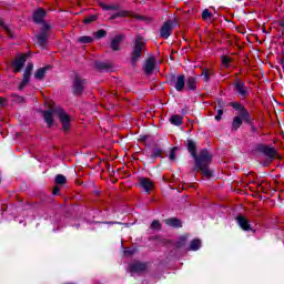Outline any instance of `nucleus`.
I'll return each instance as SVG.
<instances>
[{
	"label": "nucleus",
	"instance_id": "f257e3e1",
	"mask_svg": "<svg viewBox=\"0 0 284 284\" xmlns=\"http://www.w3.org/2000/svg\"><path fill=\"white\" fill-rule=\"evenodd\" d=\"M185 146L189 154L194 159V170L201 172L206 179H212L214 175V171L210 170V165H212V153L207 149H202L199 152L194 140H186Z\"/></svg>",
	"mask_w": 284,
	"mask_h": 284
},
{
	"label": "nucleus",
	"instance_id": "f03ea898",
	"mask_svg": "<svg viewBox=\"0 0 284 284\" xmlns=\"http://www.w3.org/2000/svg\"><path fill=\"white\" fill-rule=\"evenodd\" d=\"M146 48H148V40H145V38L141 34L136 36L133 41L131 53H130V61H131L132 68H134L136 63L141 61V57H143V52H145Z\"/></svg>",
	"mask_w": 284,
	"mask_h": 284
},
{
	"label": "nucleus",
	"instance_id": "7ed1b4c3",
	"mask_svg": "<svg viewBox=\"0 0 284 284\" xmlns=\"http://www.w3.org/2000/svg\"><path fill=\"white\" fill-rule=\"evenodd\" d=\"M55 116H58L62 125V131L65 133L70 132V129L72 128V116L65 112V109L57 106Z\"/></svg>",
	"mask_w": 284,
	"mask_h": 284
},
{
	"label": "nucleus",
	"instance_id": "20e7f679",
	"mask_svg": "<svg viewBox=\"0 0 284 284\" xmlns=\"http://www.w3.org/2000/svg\"><path fill=\"white\" fill-rule=\"evenodd\" d=\"M85 88H88V80L81 78L79 74H75L73 78V84L71 87L73 97H83Z\"/></svg>",
	"mask_w": 284,
	"mask_h": 284
},
{
	"label": "nucleus",
	"instance_id": "39448f33",
	"mask_svg": "<svg viewBox=\"0 0 284 284\" xmlns=\"http://www.w3.org/2000/svg\"><path fill=\"white\" fill-rule=\"evenodd\" d=\"M166 82L169 85L174 88L176 92H183L185 90V74L171 73L166 77Z\"/></svg>",
	"mask_w": 284,
	"mask_h": 284
},
{
	"label": "nucleus",
	"instance_id": "423d86ee",
	"mask_svg": "<svg viewBox=\"0 0 284 284\" xmlns=\"http://www.w3.org/2000/svg\"><path fill=\"white\" fill-rule=\"evenodd\" d=\"M229 105L233 108V110H241L242 119L246 125H250L251 128L254 126V119L252 118V114L245 105L241 104L240 102H230Z\"/></svg>",
	"mask_w": 284,
	"mask_h": 284
},
{
	"label": "nucleus",
	"instance_id": "0eeeda50",
	"mask_svg": "<svg viewBox=\"0 0 284 284\" xmlns=\"http://www.w3.org/2000/svg\"><path fill=\"white\" fill-rule=\"evenodd\" d=\"M50 30H52V26L43 23L39 33L36 34L37 43L40 45V48H45V45H48V32H50Z\"/></svg>",
	"mask_w": 284,
	"mask_h": 284
},
{
	"label": "nucleus",
	"instance_id": "6e6552de",
	"mask_svg": "<svg viewBox=\"0 0 284 284\" xmlns=\"http://www.w3.org/2000/svg\"><path fill=\"white\" fill-rule=\"evenodd\" d=\"M233 92L239 97L240 99L245 100L247 97H250V91L247 90V87L245 85V82L243 80L236 79L233 83Z\"/></svg>",
	"mask_w": 284,
	"mask_h": 284
},
{
	"label": "nucleus",
	"instance_id": "1a4fd4ad",
	"mask_svg": "<svg viewBox=\"0 0 284 284\" xmlns=\"http://www.w3.org/2000/svg\"><path fill=\"white\" fill-rule=\"evenodd\" d=\"M255 152H258L260 154H264V156H267L271 161H274L276 159L277 151L273 146H267L263 143L255 145Z\"/></svg>",
	"mask_w": 284,
	"mask_h": 284
},
{
	"label": "nucleus",
	"instance_id": "9d476101",
	"mask_svg": "<svg viewBox=\"0 0 284 284\" xmlns=\"http://www.w3.org/2000/svg\"><path fill=\"white\" fill-rule=\"evenodd\" d=\"M54 115L57 116V106L42 111V116L47 123V128L54 126Z\"/></svg>",
	"mask_w": 284,
	"mask_h": 284
},
{
	"label": "nucleus",
	"instance_id": "9b49d317",
	"mask_svg": "<svg viewBox=\"0 0 284 284\" xmlns=\"http://www.w3.org/2000/svg\"><path fill=\"white\" fill-rule=\"evenodd\" d=\"M172 30H174V23L172 20H166L160 29L161 39H170L172 37Z\"/></svg>",
	"mask_w": 284,
	"mask_h": 284
},
{
	"label": "nucleus",
	"instance_id": "f8f14e48",
	"mask_svg": "<svg viewBox=\"0 0 284 284\" xmlns=\"http://www.w3.org/2000/svg\"><path fill=\"white\" fill-rule=\"evenodd\" d=\"M184 90L186 92H196L199 90V75H191L185 79Z\"/></svg>",
	"mask_w": 284,
	"mask_h": 284
},
{
	"label": "nucleus",
	"instance_id": "ddd939ff",
	"mask_svg": "<svg viewBox=\"0 0 284 284\" xmlns=\"http://www.w3.org/2000/svg\"><path fill=\"white\" fill-rule=\"evenodd\" d=\"M45 17H48V11H45V9L43 8H38L32 13L33 23H37L38 26L39 24L43 26V23H48L45 22Z\"/></svg>",
	"mask_w": 284,
	"mask_h": 284
},
{
	"label": "nucleus",
	"instance_id": "4468645a",
	"mask_svg": "<svg viewBox=\"0 0 284 284\" xmlns=\"http://www.w3.org/2000/svg\"><path fill=\"white\" fill-rule=\"evenodd\" d=\"M125 41V36L123 33L116 34L110 43V49L112 52H120L121 43Z\"/></svg>",
	"mask_w": 284,
	"mask_h": 284
},
{
	"label": "nucleus",
	"instance_id": "2eb2a0df",
	"mask_svg": "<svg viewBox=\"0 0 284 284\" xmlns=\"http://www.w3.org/2000/svg\"><path fill=\"white\" fill-rule=\"evenodd\" d=\"M139 185L146 192V194H151L152 190H154L155 185L154 182L151 181L149 178H139Z\"/></svg>",
	"mask_w": 284,
	"mask_h": 284
},
{
	"label": "nucleus",
	"instance_id": "dca6fc26",
	"mask_svg": "<svg viewBox=\"0 0 284 284\" xmlns=\"http://www.w3.org/2000/svg\"><path fill=\"white\" fill-rule=\"evenodd\" d=\"M27 61H28V54H21L20 57L14 59V61L12 62L14 74L23 70V65H26Z\"/></svg>",
	"mask_w": 284,
	"mask_h": 284
},
{
	"label": "nucleus",
	"instance_id": "f3484780",
	"mask_svg": "<svg viewBox=\"0 0 284 284\" xmlns=\"http://www.w3.org/2000/svg\"><path fill=\"white\" fill-rule=\"evenodd\" d=\"M125 17H132V19H138L139 21H141V19H143V16H139V14H130V11H126V10H121V11H118L116 13H113L109 20L110 21H114V19H119V18H125Z\"/></svg>",
	"mask_w": 284,
	"mask_h": 284
},
{
	"label": "nucleus",
	"instance_id": "a211bd4d",
	"mask_svg": "<svg viewBox=\"0 0 284 284\" xmlns=\"http://www.w3.org/2000/svg\"><path fill=\"white\" fill-rule=\"evenodd\" d=\"M94 68H95V70H98V72H112V70H114V63L95 61Z\"/></svg>",
	"mask_w": 284,
	"mask_h": 284
},
{
	"label": "nucleus",
	"instance_id": "6ab92c4d",
	"mask_svg": "<svg viewBox=\"0 0 284 284\" xmlns=\"http://www.w3.org/2000/svg\"><path fill=\"white\" fill-rule=\"evenodd\" d=\"M154 68H156V60L154 59V57L148 58L143 65L144 74H146V77H150V74L154 72Z\"/></svg>",
	"mask_w": 284,
	"mask_h": 284
},
{
	"label": "nucleus",
	"instance_id": "aec40b11",
	"mask_svg": "<svg viewBox=\"0 0 284 284\" xmlns=\"http://www.w3.org/2000/svg\"><path fill=\"white\" fill-rule=\"evenodd\" d=\"M235 221L241 230H243L244 232H250L252 230V224H250V220H247V217H245L244 215H237L235 217Z\"/></svg>",
	"mask_w": 284,
	"mask_h": 284
},
{
	"label": "nucleus",
	"instance_id": "412c9836",
	"mask_svg": "<svg viewBox=\"0 0 284 284\" xmlns=\"http://www.w3.org/2000/svg\"><path fill=\"white\" fill-rule=\"evenodd\" d=\"M148 270V263L146 262H135L130 265V272L133 274H139L141 272H145Z\"/></svg>",
	"mask_w": 284,
	"mask_h": 284
},
{
	"label": "nucleus",
	"instance_id": "4be33fe9",
	"mask_svg": "<svg viewBox=\"0 0 284 284\" xmlns=\"http://www.w3.org/2000/svg\"><path fill=\"white\" fill-rule=\"evenodd\" d=\"M236 112H239V115L233 118V122H232V131L236 132L237 130L241 129V125H243L244 120H243V115L241 114V110H235Z\"/></svg>",
	"mask_w": 284,
	"mask_h": 284
},
{
	"label": "nucleus",
	"instance_id": "5701e85b",
	"mask_svg": "<svg viewBox=\"0 0 284 284\" xmlns=\"http://www.w3.org/2000/svg\"><path fill=\"white\" fill-rule=\"evenodd\" d=\"M164 223L169 227H174L175 230L183 227V222L179 217H169L164 220Z\"/></svg>",
	"mask_w": 284,
	"mask_h": 284
},
{
	"label": "nucleus",
	"instance_id": "b1692460",
	"mask_svg": "<svg viewBox=\"0 0 284 284\" xmlns=\"http://www.w3.org/2000/svg\"><path fill=\"white\" fill-rule=\"evenodd\" d=\"M48 70H52V65H45L38 69L34 73V79H37L38 81H43L45 79V73L48 72Z\"/></svg>",
	"mask_w": 284,
	"mask_h": 284
},
{
	"label": "nucleus",
	"instance_id": "393cba45",
	"mask_svg": "<svg viewBox=\"0 0 284 284\" xmlns=\"http://www.w3.org/2000/svg\"><path fill=\"white\" fill-rule=\"evenodd\" d=\"M159 158L160 159L163 158V149L155 146L153 149V152L151 153V159H152V161H156Z\"/></svg>",
	"mask_w": 284,
	"mask_h": 284
},
{
	"label": "nucleus",
	"instance_id": "a878e982",
	"mask_svg": "<svg viewBox=\"0 0 284 284\" xmlns=\"http://www.w3.org/2000/svg\"><path fill=\"white\" fill-rule=\"evenodd\" d=\"M189 250L191 252H199V250H201V240L194 239L193 241H191Z\"/></svg>",
	"mask_w": 284,
	"mask_h": 284
},
{
	"label": "nucleus",
	"instance_id": "bb28decb",
	"mask_svg": "<svg viewBox=\"0 0 284 284\" xmlns=\"http://www.w3.org/2000/svg\"><path fill=\"white\" fill-rule=\"evenodd\" d=\"M170 123H172V125H176L179 128V125H183V116H181L179 114H174L170 118Z\"/></svg>",
	"mask_w": 284,
	"mask_h": 284
},
{
	"label": "nucleus",
	"instance_id": "cd10ccee",
	"mask_svg": "<svg viewBox=\"0 0 284 284\" xmlns=\"http://www.w3.org/2000/svg\"><path fill=\"white\" fill-rule=\"evenodd\" d=\"M189 237H190V235H187V234L180 236V239L175 243V246L178 247V250H181V247H185V244L187 243Z\"/></svg>",
	"mask_w": 284,
	"mask_h": 284
},
{
	"label": "nucleus",
	"instance_id": "c85d7f7f",
	"mask_svg": "<svg viewBox=\"0 0 284 284\" xmlns=\"http://www.w3.org/2000/svg\"><path fill=\"white\" fill-rule=\"evenodd\" d=\"M32 70H34V64L32 62H29L24 70L23 78L30 80V77H32Z\"/></svg>",
	"mask_w": 284,
	"mask_h": 284
},
{
	"label": "nucleus",
	"instance_id": "c756f323",
	"mask_svg": "<svg viewBox=\"0 0 284 284\" xmlns=\"http://www.w3.org/2000/svg\"><path fill=\"white\" fill-rule=\"evenodd\" d=\"M54 183L55 185H65V183H68V178L63 174H58L55 175Z\"/></svg>",
	"mask_w": 284,
	"mask_h": 284
},
{
	"label": "nucleus",
	"instance_id": "7c9ffc66",
	"mask_svg": "<svg viewBox=\"0 0 284 284\" xmlns=\"http://www.w3.org/2000/svg\"><path fill=\"white\" fill-rule=\"evenodd\" d=\"M100 8H102V10H121V6L119 4H105L103 2L100 3Z\"/></svg>",
	"mask_w": 284,
	"mask_h": 284
},
{
	"label": "nucleus",
	"instance_id": "2f4dec72",
	"mask_svg": "<svg viewBox=\"0 0 284 284\" xmlns=\"http://www.w3.org/2000/svg\"><path fill=\"white\" fill-rule=\"evenodd\" d=\"M99 20V16L98 14H90L87 18H84L83 23L85 26L90 24V23H94V21Z\"/></svg>",
	"mask_w": 284,
	"mask_h": 284
},
{
	"label": "nucleus",
	"instance_id": "473e14b6",
	"mask_svg": "<svg viewBox=\"0 0 284 284\" xmlns=\"http://www.w3.org/2000/svg\"><path fill=\"white\" fill-rule=\"evenodd\" d=\"M94 39H105L108 37V31L100 29L93 33Z\"/></svg>",
	"mask_w": 284,
	"mask_h": 284
},
{
	"label": "nucleus",
	"instance_id": "72a5a7b5",
	"mask_svg": "<svg viewBox=\"0 0 284 284\" xmlns=\"http://www.w3.org/2000/svg\"><path fill=\"white\" fill-rule=\"evenodd\" d=\"M79 43L85 44V43H92V41H94V38L90 37V36H82L80 38H78Z\"/></svg>",
	"mask_w": 284,
	"mask_h": 284
},
{
	"label": "nucleus",
	"instance_id": "f704fd0d",
	"mask_svg": "<svg viewBox=\"0 0 284 284\" xmlns=\"http://www.w3.org/2000/svg\"><path fill=\"white\" fill-rule=\"evenodd\" d=\"M221 61L224 68H230V63H232V58L227 55H221Z\"/></svg>",
	"mask_w": 284,
	"mask_h": 284
},
{
	"label": "nucleus",
	"instance_id": "c9c22d12",
	"mask_svg": "<svg viewBox=\"0 0 284 284\" xmlns=\"http://www.w3.org/2000/svg\"><path fill=\"white\" fill-rule=\"evenodd\" d=\"M202 77L205 83H210L211 78H210V70L203 69L202 70Z\"/></svg>",
	"mask_w": 284,
	"mask_h": 284
},
{
	"label": "nucleus",
	"instance_id": "e433bc0d",
	"mask_svg": "<svg viewBox=\"0 0 284 284\" xmlns=\"http://www.w3.org/2000/svg\"><path fill=\"white\" fill-rule=\"evenodd\" d=\"M202 19L203 21H207V19H212V12H210V9H204L202 11Z\"/></svg>",
	"mask_w": 284,
	"mask_h": 284
},
{
	"label": "nucleus",
	"instance_id": "4c0bfd02",
	"mask_svg": "<svg viewBox=\"0 0 284 284\" xmlns=\"http://www.w3.org/2000/svg\"><path fill=\"white\" fill-rule=\"evenodd\" d=\"M216 103L219 109L227 108V102L223 98L217 99Z\"/></svg>",
	"mask_w": 284,
	"mask_h": 284
},
{
	"label": "nucleus",
	"instance_id": "58836bf2",
	"mask_svg": "<svg viewBox=\"0 0 284 284\" xmlns=\"http://www.w3.org/2000/svg\"><path fill=\"white\" fill-rule=\"evenodd\" d=\"M176 150H179L176 146L171 149V153H170V161H176Z\"/></svg>",
	"mask_w": 284,
	"mask_h": 284
},
{
	"label": "nucleus",
	"instance_id": "ea45409f",
	"mask_svg": "<svg viewBox=\"0 0 284 284\" xmlns=\"http://www.w3.org/2000/svg\"><path fill=\"white\" fill-rule=\"evenodd\" d=\"M28 83H30V80L28 78H23L21 83L18 87V90H23L26 85H28Z\"/></svg>",
	"mask_w": 284,
	"mask_h": 284
},
{
	"label": "nucleus",
	"instance_id": "a19ab883",
	"mask_svg": "<svg viewBox=\"0 0 284 284\" xmlns=\"http://www.w3.org/2000/svg\"><path fill=\"white\" fill-rule=\"evenodd\" d=\"M151 230H161V222L159 220H154L151 223Z\"/></svg>",
	"mask_w": 284,
	"mask_h": 284
},
{
	"label": "nucleus",
	"instance_id": "79ce46f5",
	"mask_svg": "<svg viewBox=\"0 0 284 284\" xmlns=\"http://www.w3.org/2000/svg\"><path fill=\"white\" fill-rule=\"evenodd\" d=\"M0 28H3L4 32H10V29L8 26H6V23L3 22V20L0 19Z\"/></svg>",
	"mask_w": 284,
	"mask_h": 284
},
{
	"label": "nucleus",
	"instance_id": "37998d69",
	"mask_svg": "<svg viewBox=\"0 0 284 284\" xmlns=\"http://www.w3.org/2000/svg\"><path fill=\"white\" fill-rule=\"evenodd\" d=\"M60 192H61V189H60L58 185H55V186L53 187L52 194H53V196H57V194H60Z\"/></svg>",
	"mask_w": 284,
	"mask_h": 284
},
{
	"label": "nucleus",
	"instance_id": "c03bdc74",
	"mask_svg": "<svg viewBox=\"0 0 284 284\" xmlns=\"http://www.w3.org/2000/svg\"><path fill=\"white\" fill-rule=\"evenodd\" d=\"M148 139H150V135H148V134L140 135V141H142V142L148 141Z\"/></svg>",
	"mask_w": 284,
	"mask_h": 284
},
{
	"label": "nucleus",
	"instance_id": "a18cd8bd",
	"mask_svg": "<svg viewBox=\"0 0 284 284\" xmlns=\"http://www.w3.org/2000/svg\"><path fill=\"white\" fill-rule=\"evenodd\" d=\"M125 256H132L134 254V251L126 250L124 251Z\"/></svg>",
	"mask_w": 284,
	"mask_h": 284
},
{
	"label": "nucleus",
	"instance_id": "49530a36",
	"mask_svg": "<svg viewBox=\"0 0 284 284\" xmlns=\"http://www.w3.org/2000/svg\"><path fill=\"white\" fill-rule=\"evenodd\" d=\"M18 101H19V103H26V98L19 97V98H18Z\"/></svg>",
	"mask_w": 284,
	"mask_h": 284
},
{
	"label": "nucleus",
	"instance_id": "de8ad7c7",
	"mask_svg": "<svg viewBox=\"0 0 284 284\" xmlns=\"http://www.w3.org/2000/svg\"><path fill=\"white\" fill-rule=\"evenodd\" d=\"M251 132H253V133L258 132V129H256V125L251 126Z\"/></svg>",
	"mask_w": 284,
	"mask_h": 284
},
{
	"label": "nucleus",
	"instance_id": "09e8293b",
	"mask_svg": "<svg viewBox=\"0 0 284 284\" xmlns=\"http://www.w3.org/2000/svg\"><path fill=\"white\" fill-rule=\"evenodd\" d=\"M10 39H14V36L12 34V30L10 29V32H7Z\"/></svg>",
	"mask_w": 284,
	"mask_h": 284
},
{
	"label": "nucleus",
	"instance_id": "8fccbe9b",
	"mask_svg": "<svg viewBox=\"0 0 284 284\" xmlns=\"http://www.w3.org/2000/svg\"><path fill=\"white\" fill-rule=\"evenodd\" d=\"M4 103H6V99L0 97V105H4Z\"/></svg>",
	"mask_w": 284,
	"mask_h": 284
},
{
	"label": "nucleus",
	"instance_id": "3c124183",
	"mask_svg": "<svg viewBox=\"0 0 284 284\" xmlns=\"http://www.w3.org/2000/svg\"><path fill=\"white\" fill-rule=\"evenodd\" d=\"M217 115L223 116V109H217Z\"/></svg>",
	"mask_w": 284,
	"mask_h": 284
},
{
	"label": "nucleus",
	"instance_id": "603ef678",
	"mask_svg": "<svg viewBox=\"0 0 284 284\" xmlns=\"http://www.w3.org/2000/svg\"><path fill=\"white\" fill-rule=\"evenodd\" d=\"M221 119H223V115H219V114L215 115V121H221Z\"/></svg>",
	"mask_w": 284,
	"mask_h": 284
},
{
	"label": "nucleus",
	"instance_id": "864d4df0",
	"mask_svg": "<svg viewBox=\"0 0 284 284\" xmlns=\"http://www.w3.org/2000/svg\"><path fill=\"white\" fill-rule=\"evenodd\" d=\"M280 26L284 28V20H280Z\"/></svg>",
	"mask_w": 284,
	"mask_h": 284
},
{
	"label": "nucleus",
	"instance_id": "5fc2aeb1",
	"mask_svg": "<svg viewBox=\"0 0 284 284\" xmlns=\"http://www.w3.org/2000/svg\"><path fill=\"white\" fill-rule=\"evenodd\" d=\"M280 63H281V65H283V63H284V59L283 58L280 60Z\"/></svg>",
	"mask_w": 284,
	"mask_h": 284
}]
</instances>
